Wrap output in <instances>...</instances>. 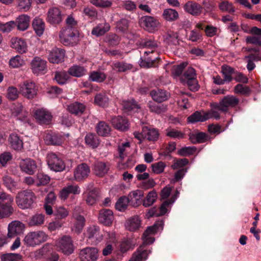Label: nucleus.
I'll return each mask as SVG.
<instances>
[{
    "label": "nucleus",
    "instance_id": "f257e3e1",
    "mask_svg": "<svg viewBox=\"0 0 261 261\" xmlns=\"http://www.w3.org/2000/svg\"><path fill=\"white\" fill-rule=\"evenodd\" d=\"M164 223L163 220L158 221L152 226L147 228L142 236V244L133 254L129 261H145L147 259L151 251L144 249V247L146 245L151 244L154 242L155 239L152 236L160 230H163Z\"/></svg>",
    "mask_w": 261,
    "mask_h": 261
},
{
    "label": "nucleus",
    "instance_id": "f03ea898",
    "mask_svg": "<svg viewBox=\"0 0 261 261\" xmlns=\"http://www.w3.org/2000/svg\"><path fill=\"white\" fill-rule=\"evenodd\" d=\"M158 46L157 42L154 40L149 39L144 42V47L146 50L140 59L141 66L149 68L155 66V62L159 58L156 52Z\"/></svg>",
    "mask_w": 261,
    "mask_h": 261
},
{
    "label": "nucleus",
    "instance_id": "7ed1b4c3",
    "mask_svg": "<svg viewBox=\"0 0 261 261\" xmlns=\"http://www.w3.org/2000/svg\"><path fill=\"white\" fill-rule=\"evenodd\" d=\"M14 198L10 194L0 192V219L10 217L14 212Z\"/></svg>",
    "mask_w": 261,
    "mask_h": 261
},
{
    "label": "nucleus",
    "instance_id": "20e7f679",
    "mask_svg": "<svg viewBox=\"0 0 261 261\" xmlns=\"http://www.w3.org/2000/svg\"><path fill=\"white\" fill-rule=\"evenodd\" d=\"M35 199V194L30 190L18 192L15 197L17 205L22 210L31 208Z\"/></svg>",
    "mask_w": 261,
    "mask_h": 261
},
{
    "label": "nucleus",
    "instance_id": "39448f33",
    "mask_svg": "<svg viewBox=\"0 0 261 261\" xmlns=\"http://www.w3.org/2000/svg\"><path fill=\"white\" fill-rule=\"evenodd\" d=\"M59 38L63 44L73 45L79 41V33L75 28L66 26L60 31Z\"/></svg>",
    "mask_w": 261,
    "mask_h": 261
},
{
    "label": "nucleus",
    "instance_id": "423d86ee",
    "mask_svg": "<svg viewBox=\"0 0 261 261\" xmlns=\"http://www.w3.org/2000/svg\"><path fill=\"white\" fill-rule=\"evenodd\" d=\"M48 236L42 230L28 232L23 239L24 245L28 247H35L46 241Z\"/></svg>",
    "mask_w": 261,
    "mask_h": 261
},
{
    "label": "nucleus",
    "instance_id": "0eeeda50",
    "mask_svg": "<svg viewBox=\"0 0 261 261\" xmlns=\"http://www.w3.org/2000/svg\"><path fill=\"white\" fill-rule=\"evenodd\" d=\"M239 99L233 95L225 96L219 103H211V107L213 109H218L221 112H226L229 107H234L238 105Z\"/></svg>",
    "mask_w": 261,
    "mask_h": 261
},
{
    "label": "nucleus",
    "instance_id": "6e6552de",
    "mask_svg": "<svg viewBox=\"0 0 261 261\" xmlns=\"http://www.w3.org/2000/svg\"><path fill=\"white\" fill-rule=\"evenodd\" d=\"M46 161L49 168L54 171L61 172L65 168V165L62 159L55 153H48L46 156Z\"/></svg>",
    "mask_w": 261,
    "mask_h": 261
},
{
    "label": "nucleus",
    "instance_id": "1a4fd4ad",
    "mask_svg": "<svg viewBox=\"0 0 261 261\" xmlns=\"http://www.w3.org/2000/svg\"><path fill=\"white\" fill-rule=\"evenodd\" d=\"M57 248L66 255H69L73 252V246L71 238L67 236L62 237L56 242Z\"/></svg>",
    "mask_w": 261,
    "mask_h": 261
},
{
    "label": "nucleus",
    "instance_id": "9d476101",
    "mask_svg": "<svg viewBox=\"0 0 261 261\" xmlns=\"http://www.w3.org/2000/svg\"><path fill=\"white\" fill-rule=\"evenodd\" d=\"M84 234L88 241L93 244L98 243L103 239V235L100 231L99 227L96 225L88 227Z\"/></svg>",
    "mask_w": 261,
    "mask_h": 261
},
{
    "label": "nucleus",
    "instance_id": "9b49d317",
    "mask_svg": "<svg viewBox=\"0 0 261 261\" xmlns=\"http://www.w3.org/2000/svg\"><path fill=\"white\" fill-rule=\"evenodd\" d=\"M34 116L41 124H49L53 117L51 113L45 108L36 109L34 113Z\"/></svg>",
    "mask_w": 261,
    "mask_h": 261
},
{
    "label": "nucleus",
    "instance_id": "f8f14e48",
    "mask_svg": "<svg viewBox=\"0 0 261 261\" xmlns=\"http://www.w3.org/2000/svg\"><path fill=\"white\" fill-rule=\"evenodd\" d=\"M98 249L94 247H87L82 249L79 257L82 261H96L98 258Z\"/></svg>",
    "mask_w": 261,
    "mask_h": 261
},
{
    "label": "nucleus",
    "instance_id": "ddd939ff",
    "mask_svg": "<svg viewBox=\"0 0 261 261\" xmlns=\"http://www.w3.org/2000/svg\"><path fill=\"white\" fill-rule=\"evenodd\" d=\"M140 24L150 32L155 31L160 24L159 21L153 17L144 16L139 19Z\"/></svg>",
    "mask_w": 261,
    "mask_h": 261
},
{
    "label": "nucleus",
    "instance_id": "4468645a",
    "mask_svg": "<svg viewBox=\"0 0 261 261\" xmlns=\"http://www.w3.org/2000/svg\"><path fill=\"white\" fill-rule=\"evenodd\" d=\"M81 191V188L77 185H68L61 190L59 192V197L61 200H65L70 194L78 195Z\"/></svg>",
    "mask_w": 261,
    "mask_h": 261
},
{
    "label": "nucleus",
    "instance_id": "2eb2a0df",
    "mask_svg": "<svg viewBox=\"0 0 261 261\" xmlns=\"http://www.w3.org/2000/svg\"><path fill=\"white\" fill-rule=\"evenodd\" d=\"M90 168L85 163L79 165L74 170V178L77 181H80L87 178L90 173Z\"/></svg>",
    "mask_w": 261,
    "mask_h": 261
},
{
    "label": "nucleus",
    "instance_id": "dca6fc26",
    "mask_svg": "<svg viewBox=\"0 0 261 261\" xmlns=\"http://www.w3.org/2000/svg\"><path fill=\"white\" fill-rule=\"evenodd\" d=\"M25 228L24 225L19 221H14L9 223L8 233L9 238H13L16 235L22 233Z\"/></svg>",
    "mask_w": 261,
    "mask_h": 261
},
{
    "label": "nucleus",
    "instance_id": "f3484780",
    "mask_svg": "<svg viewBox=\"0 0 261 261\" xmlns=\"http://www.w3.org/2000/svg\"><path fill=\"white\" fill-rule=\"evenodd\" d=\"M20 92L28 98H33L37 94V89L34 83L27 81L20 86Z\"/></svg>",
    "mask_w": 261,
    "mask_h": 261
},
{
    "label": "nucleus",
    "instance_id": "a211bd4d",
    "mask_svg": "<svg viewBox=\"0 0 261 261\" xmlns=\"http://www.w3.org/2000/svg\"><path fill=\"white\" fill-rule=\"evenodd\" d=\"M11 115L17 120L23 121L28 116V112L20 103L13 104L11 108Z\"/></svg>",
    "mask_w": 261,
    "mask_h": 261
},
{
    "label": "nucleus",
    "instance_id": "6ab92c4d",
    "mask_svg": "<svg viewBox=\"0 0 261 261\" xmlns=\"http://www.w3.org/2000/svg\"><path fill=\"white\" fill-rule=\"evenodd\" d=\"M19 166L22 172L29 175L34 174L37 167L35 162L30 158L21 161Z\"/></svg>",
    "mask_w": 261,
    "mask_h": 261
},
{
    "label": "nucleus",
    "instance_id": "aec40b11",
    "mask_svg": "<svg viewBox=\"0 0 261 261\" xmlns=\"http://www.w3.org/2000/svg\"><path fill=\"white\" fill-rule=\"evenodd\" d=\"M144 196L143 192L140 190H136L131 191L127 198L133 207H137L142 203V198Z\"/></svg>",
    "mask_w": 261,
    "mask_h": 261
},
{
    "label": "nucleus",
    "instance_id": "412c9836",
    "mask_svg": "<svg viewBox=\"0 0 261 261\" xmlns=\"http://www.w3.org/2000/svg\"><path fill=\"white\" fill-rule=\"evenodd\" d=\"M111 122L115 128L121 131H126L129 127L128 120L120 116L112 117Z\"/></svg>",
    "mask_w": 261,
    "mask_h": 261
},
{
    "label": "nucleus",
    "instance_id": "4be33fe9",
    "mask_svg": "<svg viewBox=\"0 0 261 261\" xmlns=\"http://www.w3.org/2000/svg\"><path fill=\"white\" fill-rule=\"evenodd\" d=\"M114 219L112 211L109 209H103L99 211V221L105 226H110Z\"/></svg>",
    "mask_w": 261,
    "mask_h": 261
},
{
    "label": "nucleus",
    "instance_id": "5701e85b",
    "mask_svg": "<svg viewBox=\"0 0 261 261\" xmlns=\"http://www.w3.org/2000/svg\"><path fill=\"white\" fill-rule=\"evenodd\" d=\"M31 65L33 72L36 74L44 71L47 68L46 61L39 57L33 58Z\"/></svg>",
    "mask_w": 261,
    "mask_h": 261
},
{
    "label": "nucleus",
    "instance_id": "b1692460",
    "mask_svg": "<svg viewBox=\"0 0 261 261\" xmlns=\"http://www.w3.org/2000/svg\"><path fill=\"white\" fill-rule=\"evenodd\" d=\"M65 51L64 49L55 47L51 49L48 55V60L53 63H59L64 61Z\"/></svg>",
    "mask_w": 261,
    "mask_h": 261
},
{
    "label": "nucleus",
    "instance_id": "393cba45",
    "mask_svg": "<svg viewBox=\"0 0 261 261\" xmlns=\"http://www.w3.org/2000/svg\"><path fill=\"white\" fill-rule=\"evenodd\" d=\"M141 223L140 218L138 216H134L126 220L124 226L125 229L128 231H135L140 228Z\"/></svg>",
    "mask_w": 261,
    "mask_h": 261
},
{
    "label": "nucleus",
    "instance_id": "a878e982",
    "mask_svg": "<svg viewBox=\"0 0 261 261\" xmlns=\"http://www.w3.org/2000/svg\"><path fill=\"white\" fill-rule=\"evenodd\" d=\"M184 9L185 11L193 16H197L201 14L202 7L197 3L188 1L184 5Z\"/></svg>",
    "mask_w": 261,
    "mask_h": 261
},
{
    "label": "nucleus",
    "instance_id": "bb28decb",
    "mask_svg": "<svg viewBox=\"0 0 261 261\" xmlns=\"http://www.w3.org/2000/svg\"><path fill=\"white\" fill-rule=\"evenodd\" d=\"M47 20L51 24H58L62 21V15L59 9L56 7L50 8L47 12Z\"/></svg>",
    "mask_w": 261,
    "mask_h": 261
},
{
    "label": "nucleus",
    "instance_id": "cd10ccee",
    "mask_svg": "<svg viewBox=\"0 0 261 261\" xmlns=\"http://www.w3.org/2000/svg\"><path fill=\"white\" fill-rule=\"evenodd\" d=\"M94 173L99 176L105 175L109 170V164L101 161H96L93 166Z\"/></svg>",
    "mask_w": 261,
    "mask_h": 261
},
{
    "label": "nucleus",
    "instance_id": "c85d7f7f",
    "mask_svg": "<svg viewBox=\"0 0 261 261\" xmlns=\"http://www.w3.org/2000/svg\"><path fill=\"white\" fill-rule=\"evenodd\" d=\"M150 95L152 98L158 102L166 101L170 96L169 93L166 91L159 89L152 90L150 93Z\"/></svg>",
    "mask_w": 261,
    "mask_h": 261
},
{
    "label": "nucleus",
    "instance_id": "c756f323",
    "mask_svg": "<svg viewBox=\"0 0 261 261\" xmlns=\"http://www.w3.org/2000/svg\"><path fill=\"white\" fill-rule=\"evenodd\" d=\"M189 139L192 143H202L210 140L209 136L203 132H193L189 134Z\"/></svg>",
    "mask_w": 261,
    "mask_h": 261
},
{
    "label": "nucleus",
    "instance_id": "7c9ffc66",
    "mask_svg": "<svg viewBox=\"0 0 261 261\" xmlns=\"http://www.w3.org/2000/svg\"><path fill=\"white\" fill-rule=\"evenodd\" d=\"M30 21V17L25 14L19 15L16 19V26L17 29L21 31L26 30L29 26Z\"/></svg>",
    "mask_w": 261,
    "mask_h": 261
},
{
    "label": "nucleus",
    "instance_id": "2f4dec72",
    "mask_svg": "<svg viewBox=\"0 0 261 261\" xmlns=\"http://www.w3.org/2000/svg\"><path fill=\"white\" fill-rule=\"evenodd\" d=\"M73 217L75 222L72 227V230L79 234L82 232L85 225V219L83 216L76 214H73Z\"/></svg>",
    "mask_w": 261,
    "mask_h": 261
},
{
    "label": "nucleus",
    "instance_id": "473e14b6",
    "mask_svg": "<svg viewBox=\"0 0 261 261\" xmlns=\"http://www.w3.org/2000/svg\"><path fill=\"white\" fill-rule=\"evenodd\" d=\"M110 29V25L107 22L100 23L94 27L92 30L91 34L96 37L103 35Z\"/></svg>",
    "mask_w": 261,
    "mask_h": 261
},
{
    "label": "nucleus",
    "instance_id": "72a5a7b5",
    "mask_svg": "<svg viewBox=\"0 0 261 261\" xmlns=\"http://www.w3.org/2000/svg\"><path fill=\"white\" fill-rule=\"evenodd\" d=\"M12 47L17 50L19 53L22 54L25 53L27 50V45L24 40L14 38L11 39Z\"/></svg>",
    "mask_w": 261,
    "mask_h": 261
},
{
    "label": "nucleus",
    "instance_id": "f704fd0d",
    "mask_svg": "<svg viewBox=\"0 0 261 261\" xmlns=\"http://www.w3.org/2000/svg\"><path fill=\"white\" fill-rule=\"evenodd\" d=\"M143 133L145 135V138L149 141H155L159 137L158 130L154 128H150L147 126L143 127Z\"/></svg>",
    "mask_w": 261,
    "mask_h": 261
},
{
    "label": "nucleus",
    "instance_id": "c9c22d12",
    "mask_svg": "<svg viewBox=\"0 0 261 261\" xmlns=\"http://www.w3.org/2000/svg\"><path fill=\"white\" fill-rule=\"evenodd\" d=\"M44 222V215L42 214H36L32 216L28 220V225L30 227L39 226Z\"/></svg>",
    "mask_w": 261,
    "mask_h": 261
},
{
    "label": "nucleus",
    "instance_id": "e433bc0d",
    "mask_svg": "<svg viewBox=\"0 0 261 261\" xmlns=\"http://www.w3.org/2000/svg\"><path fill=\"white\" fill-rule=\"evenodd\" d=\"M86 144L93 149L96 148L100 144V141L97 136L93 133L87 134L85 137Z\"/></svg>",
    "mask_w": 261,
    "mask_h": 261
},
{
    "label": "nucleus",
    "instance_id": "4c0bfd02",
    "mask_svg": "<svg viewBox=\"0 0 261 261\" xmlns=\"http://www.w3.org/2000/svg\"><path fill=\"white\" fill-rule=\"evenodd\" d=\"M9 141L12 148L14 150H18L22 148L23 143L18 135L16 134H11L9 138Z\"/></svg>",
    "mask_w": 261,
    "mask_h": 261
},
{
    "label": "nucleus",
    "instance_id": "58836bf2",
    "mask_svg": "<svg viewBox=\"0 0 261 261\" xmlns=\"http://www.w3.org/2000/svg\"><path fill=\"white\" fill-rule=\"evenodd\" d=\"M136 245L134 239L125 238L122 240L120 244V251L122 253L126 252L130 249H133Z\"/></svg>",
    "mask_w": 261,
    "mask_h": 261
},
{
    "label": "nucleus",
    "instance_id": "ea45409f",
    "mask_svg": "<svg viewBox=\"0 0 261 261\" xmlns=\"http://www.w3.org/2000/svg\"><path fill=\"white\" fill-rule=\"evenodd\" d=\"M207 120L206 117L205 112L196 111L192 115L188 117V121L189 123H194L197 122H204Z\"/></svg>",
    "mask_w": 261,
    "mask_h": 261
},
{
    "label": "nucleus",
    "instance_id": "a19ab883",
    "mask_svg": "<svg viewBox=\"0 0 261 261\" xmlns=\"http://www.w3.org/2000/svg\"><path fill=\"white\" fill-rule=\"evenodd\" d=\"M33 27L36 34L41 36L44 33L45 24L43 20L39 17H36L33 21Z\"/></svg>",
    "mask_w": 261,
    "mask_h": 261
},
{
    "label": "nucleus",
    "instance_id": "79ce46f5",
    "mask_svg": "<svg viewBox=\"0 0 261 261\" xmlns=\"http://www.w3.org/2000/svg\"><path fill=\"white\" fill-rule=\"evenodd\" d=\"M44 141L47 144L54 145H60L62 143L61 137L57 134H47L45 136Z\"/></svg>",
    "mask_w": 261,
    "mask_h": 261
},
{
    "label": "nucleus",
    "instance_id": "37998d69",
    "mask_svg": "<svg viewBox=\"0 0 261 261\" xmlns=\"http://www.w3.org/2000/svg\"><path fill=\"white\" fill-rule=\"evenodd\" d=\"M218 7L221 11L227 12L230 14H234L236 9L232 3L228 1L223 0L221 1L218 5Z\"/></svg>",
    "mask_w": 261,
    "mask_h": 261
},
{
    "label": "nucleus",
    "instance_id": "c03bdc74",
    "mask_svg": "<svg viewBox=\"0 0 261 261\" xmlns=\"http://www.w3.org/2000/svg\"><path fill=\"white\" fill-rule=\"evenodd\" d=\"M157 193L154 190L148 193L145 197L142 200V204L145 207L151 206L156 200Z\"/></svg>",
    "mask_w": 261,
    "mask_h": 261
},
{
    "label": "nucleus",
    "instance_id": "a18cd8bd",
    "mask_svg": "<svg viewBox=\"0 0 261 261\" xmlns=\"http://www.w3.org/2000/svg\"><path fill=\"white\" fill-rule=\"evenodd\" d=\"M149 110L158 115H162L167 111V107L165 105H157L152 102L148 103Z\"/></svg>",
    "mask_w": 261,
    "mask_h": 261
},
{
    "label": "nucleus",
    "instance_id": "49530a36",
    "mask_svg": "<svg viewBox=\"0 0 261 261\" xmlns=\"http://www.w3.org/2000/svg\"><path fill=\"white\" fill-rule=\"evenodd\" d=\"M96 129L97 133L101 136H107L111 132L110 126L104 121L99 122L97 124Z\"/></svg>",
    "mask_w": 261,
    "mask_h": 261
},
{
    "label": "nucleus",
    "instance_id": "de8ad7c7",
    "mask_svg": "<svg viewBox=\"0 0 261 261\" xmlns=\"http://www.w3.org/2000/svg\"><path fill=\"white\" fill-rule=\"evenodd\" d=\"M94 103L103 108L107 107L109 103V99L105 94H97L94 97Z\"/></svg>",
    "mask_w": 261,
    "mask_h": 261
},
{
    "label": "nucleus",
    "instance_id": "09e8293b",
    "mask_svg": "<svg viewBox=\"0 0 261 261\" xmlns=\"http://www.w3.org/2000/svg\"><path fill=\"white\" fill-rule=\"evenodd\" d=\"M177 11L173 9H166L163 13V18L168 21H173L178 18Z\"/></svg>",
    "mask_w": 261,
    "mask_h": 261
},
{
    "label": "nucleus",
    "instance_id": "8fccbe9b",
    "mask_svg": "<svg viewBox=\"0 0 261 261\" xmlns=\"http://www.w3.org/2000/svg\"><path fill=\"white\" fill-rule=\"evenodd\" d=\"M3 181L4 186L10 191L17 188V182L9 175H5L3 177Z\"/></svg>",
    "mask_w": 261,
    "mask_h": 261
},
{
    "label": "nucleus",
    "instance_id": "3c124183",
    "mask_svg": "<svg viewBox=\"0 0 261 261\" xmlns=\"http://www.w3.org/2000/svg\"><path fill=\"white\" fill-rule=\"evenodd\" d=\"M68 111L72 114L81 115L85 110L84 104L79 102H74L70 104L68 107Z\"/></svg>",
    "mask_w": 261,
    "mask_h": 261
},
{
    "label": "nucleus",
    "instance_id": "603ef678",
    "mask_svg": "<svg viewBox=\"0 0 261 261\" xmlns=\"http://www.w3.org/2000/svg\"><path fill=\"white\" fill-rule=\"evenodd\" d=\"M68 72L73 76L81 77L86 74V70L82 66L73 65L68 69Z\"/></svg>",
    "mask_w": 261,
    "mask_h": 261
},
{
    "label": "nucleus",
    "instance_id": "864d4df0",
    "mask_svg": "<svg viewBox=\"0 0 261 261\" xmlns=\"http://www.w3.org/2000/svg\"><path fill=\"white\" fill-rule=\"evenodd\" d=\"M54 79L59 84L64 85L69 80V74L65 71H56Z\"/></svg>",
    "mask_w": 261,
    "mask_h": 261
},
{
    "label": "nucleus",
    "instance_id": "5fc2aeb1",
    "mask_svg": "<svg viewBox=\"0 0 261 261\" xmlns=\"http://www.w3.org/2000/svg\"><path fill=\"white\" fill-rule=\"evenodd\" d=\"M122 105L123 109L126 112H130L132 111H136L140 109V106L133 99L123 100Z\"/></svg>",
    "mask_w": 261,
    "mask_h": 261
},
{
    "label": "nucleus",
    "instance_id": "6e6d98bb",
    "mask_svg": "<svg viewBox=\"0 0 261 261\" xmlns=\"http://www.w3.org/2000/svg\"><path fill=\"white\" fill-rule=\"evenodd\" d=\"M98 199V192L95 189L90 190L86 198V203L89 205L94 204Z\"/></svg>",
    "mask_w": 261,
    "mask_h": 261
},
{
    "label": "nucleus",
    "instance_id": "4d7b16f0",
    "mask_svg": "<svg viewBox=\"0 0 261 261\" xmlns=\"http://www.w3.org/2000/svg\"><path fill=\"white\" fill-rule=\"evenodd\" d=\"M129 203L127 197L122 196L116 202L115 208L118 211L123 212L127 208Z\"/></svg>",
    "mask_w": 261,
    "mask_h": 261
},
{
    "label": "nucleus",
    "instance_id": "13d9d810",
    "mask_svg": "<svg viewBox=\"0 0 261 261\" xmlns=\"http://www.w3.org/2000/svg\"><path fill=\"white\" fill-rule=\"evenodd\" d=\"M54 214L59 219H63L68 216L69 211L63 206H58L56 207Z\"/></svg>",
    "mask_w": 261,
    "mask_h": 261
},
{
    "label": "nucleus",
    "instance_id": "bf43d9fd",
    "mask_svg": "<svg viewBox=\"0 0 261 261\" xmlns=\"http://www.w3.org/2000/svg\"><path fill=\"white\" fill-rule=\"evenodd\" d=\"M112 68L119 72H125L132 68V65L124 62H117L112 65Z\"/></svg>",
    "mask_w": 261,
    "mask_h": 261
},
{
    "label": "nucleus",
    "instance_id": "052dcab7",
    "mask_svg": "<svg viewBox=\"0 0 261 261\" xmlns=\"http://www.w3.org/2000/svg\"><path fill=\"white\" fill-rule=\"evenodd\" d=\"M22 258L20 254L9 253L2 255L1 261H22Z\"/></svg>",
    "mask_w": 261,
    "mask_h": 261
},
{
    "label": "nucleus",
    "instance_id": "680f3d73",
    "mask_svg": "<svg viewBox=\"0 0 261 261\" xmlns=\"http://www.w3.org/2000/svg\"><path fill=\"white\" fill-rule=\"evenodd\" d=\"M106 79L105 74L101 72L93 71L89 75V79L91 81L98 83L102 82Z\"/></svg>",
    "mask_w": 261,
    "mask_h": 261
},
{
    "label": "nucleus",
    "instance_id": "e2e57ef3",
    "mask_svg": "<svg viewBox=\"0 0 261 261\" xmlns=\"http://www.w3.org/2000/svg\"><path fill=\"white\" fill-rule=\"evenodd\" d=\"M166 134L167 136L173 139H181L184 136L181 132L171 127L166 129Z\"/></svg>",
    "mask_w": 261,
    "mask_h": 261
},
{
    "label": "nucleus",
    "instance_id": "0e129e2a",
    "mask_svg": "<svg viewBox=\"0 0 261 261\" xmlns=\"http://www.w3.org/2000/svg\"><path fill=\"white\" fill-rule=\"evenodd\" d=\"M175 200L176 198H173L171 201L169 200L165 201L159 208L158 216H161L166 214L168 212V208L170 207Z\"/></svg>",
    "mask_w": 261,
    "mask_h": 261
},
{
    "label": "nucleus",
    "instance_id": "69168bd1",
    "mask_svg": "<svg viewBox=\"0 0 261 261\" xmlns=\"http://www.w3.org/2000/svg\"><path fill=\"white\" fill-rule=\"evenodd\" d=\"M24 64V60L21 56L17 55L12 58L9 61V65L13 68H18Z\"/></svg>",
    "mask_w": 261,
    "mask_h": 261
},
{
    "label": "nucleus",
    "instance_id": "338daca9",
    "mask_svg": "<svg viewBox=\"0 0 261 261\" xmlns=\"http://www.w3.org/2000/svg\"><path fill=\"white\" fill-rule=\"evenodd\" d=\"M50 177L42 173H38L37 175L36 184L37 186L46 185L50 181Z\"/></svg>",
    "mask_w": 261,
    "mask_h": 261
},
{
    "label": "nucleus",
    "instance_id": "774afa93",
    "mask_svg": "<svg viewBox=\"0 0 261 261\" xmlns=\"http://www.w3.org/2000/svg\"><path fill=\"white\" fill-rule=\"evenodd\" d=\"M166 167V165L162 161L153 163L151 165L152 172L156 174L163 172Z\"/></svg>",
    "mask_w": 261,
    "mask_h": 261
}]
</instances>
